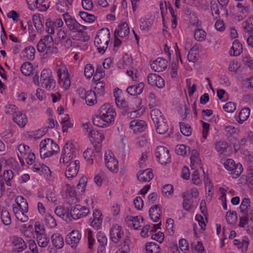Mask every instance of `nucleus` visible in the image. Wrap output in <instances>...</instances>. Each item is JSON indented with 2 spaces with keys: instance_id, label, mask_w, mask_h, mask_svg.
I'll return each mask as SVG.
<instances>
[{
  "instance_id": "1",
  "label": "nucleus",
  "mask_w": 253,
  "mask_h": 253,
  "mask_svg": "<svg viewBox=\"0 0 253 253\" xmlns=\"http://www.w3.org/2000/svg\"><path fill=\"white\" fill-rule=\"evenodd\" d=\"M66 26L69 30L73 32H78L79 35L82 36L83 39L81 40L83 42H87L89 38L87 33L84 32L86 27L79 23L77 21L72 18L67 12H65L62 14Z\"/></svg>"
},
{
  "instance_id": "2",
  "label": "nucleus",
  "mask_w": 253,
  "mask_h": 253,
  "mask_svg": "<svg viewBox=\"0 0 253 253\" xmlns=\"http://www.w3.org/2000/svg\"><path fill=\"white\" fill-rule=\"evenodd\" d=\"M110 33L108 29H102L97 33L95 40L94 44L97 47L99 53L103 54L108 46L110 42Z\"/></svg>"
},
{
  "instance_id": "3",
  "label": "nucleus",
  "mask_w": 253,
  "mask_h": 253,
  "mask_svg": "<svg viewBox=\"0 0 253 253\" xmlns=\"http://www.w3.org/2000/svg\"><path fill=\"white\" fill-rule=\"evenodd\" d=\"M99 113L105 119V122L110 125L114 122L116 116L115 110L110 104H104L102 105L99 108Z\"/></svg>"
},
{
  "instance_id": "4",
  "label": "nucleus",
  "mask_w": 253,
  "mask_h": 253,
  "mask_svg": "<svg viewBox=\"0 0 253 253\" xmlns=\"http://www.w3.org/2000/svg\"><path fill=\"white\" fill-rule=\"evenodd\" d=\"M116 103L117 106L121 109L123 110V114L130 111L131 110L136 109L135 106L140 104V100L135 99L130 102L126 101L124 99H117L116 100Z\"/></svg>"
},
{
  "instance_id": "5",
  "label": "nucleus",
  "mask_w": 253,
  "mask_h": 253,
  "mask_svg": "<svg viewBox=\"0 0 253 253\" xmlns=\"http://www.w3.org/2000/svg\"><path fill=\"white\" fill-rule=\"evenodd\" d=\"M224 165L227 170L232 171L234 178L239 177L243 171L242 165L240 163L236 165L234 161L231 159H227Z\"/></svg>"
},
{
  "instance_id": "6",
  "label": "nucleus",
  "mask_w": 253,
  "mask_h": 253,
  "mask_svg": "<svg viewBox=\"0 0 253 253\" xmlns=\"http://www.w3.org/2000/svg\"><path fill=\"white\" fill-rule=\"evenodd\" d=\"M156 156L158 161L163 165L170 162V156L169 150L165 147L158 146L155 150Z\"/></svg>"
},
{
  "instance_id": "7",
  "label": "nucleus",
  "mask_w": 253,
  "mask_h": 253,
  "mask_svg": "<svg viewBox=\"0 0 253 253\" xmlns=\"http://www.w3.org/2000/svg\"><path fill=\"white\" fill-rule=\"evenodd\" d=\"M105 164L107 168L111 171L116 172L119 169L118 162L115 158L113 153L108 151L105 154Z\"/></svg>"
},
{
  "instance_id": "8",
  "label": "nucleus",
  "mask_w": 253,
  "mask_h": 253,
  "mask_svg": "<svg viewBox=\"0 0 253 253\" xmlns=\"http://www.w3.org/2000/svg\"><path fill=\"white\" fill-rule=\"evenodd\" d=\"M81 234L78 230H73L66 237L65 242L72 248H76L80 242Z\"/></svg>"
},
{
  "instance_id": "9",
  "label": "nucleus",
  "mask_w": 253,
  "mask_h": 253,
  "mask_svg": "<svg viewBox=\"0 0 253 253\" xmlns=\"http://www.w3.org/2000/svg\"><path fill=\"white\" fill-rule=\"evenodd\" d=\"M80 168V162L78 160L71 161L66 168L65 172V176L68 179L76 176Z\"/></svg>"
},
{
  "instance_id": "10",
  "label": "nucleus",
  "mask_w": 253,
  "mask_h": 253,
  "mask_svg": "<svg viewBox=\"0 0 253 253\" xmlns=\"http://www.w3.org/2000/svg\"><path fill=\"white\" fill-rule=\"evenodd\" d=\"M124 235V231L121 226L118 225H113L110 231V239L115 243H118Z\"/></svg>"
},
{
  "instance_id": "11",
  "label": "nucleus",
  "mask_w": 253,
  "mask_h": 253,
  "mask_svg": "<svg viewBox=\"0 0 253 253\" xmlns=\"http://www.w3.org/2000/svg\"><path fill=\"white\" fill-rule=\"evenodd\" d=\"M89 212L87 208L80 205H76L72 207V217L75 219L86 216Z\"/></svg>"
},
{
  "instance_id": "12",
  "label": "nucleus",
  "mask_w": 253,
  "mask_h": 253,
  "mask_svg": "<svg viewBox=\"0 0 253 253\" xmlns=\"http://www.w3.org/2000/svg\"><path fill=\"white\" fill-rule=\"evenodd\" d=\"M148 83L152 86H156L159 88L165 86V81L160 76L154 73H150L147 76Z\"/></svg>"
},
{
  "instance_id": "13",
  "label": "nucleus",
  "mask_w": 253,
  "mask_h": 253,
  "mask_svg": "<svg viewBox=\"0 0 253 253\" xmlns=\"http://www.w3.org/2000/svg\"><path fill=\"white\" fill-rule=\"evenodd\" d=\"M146 122L140 120H133L130 122L129 124L130 128L135 133L143 131L146 129Z\"/></svg>"
},
{
  "instance_id": "14",
  "label": "nucleus",
  "mask_w": 253,
  "mask_h": 253,
  "mask_svg": "<svg viewBox=\"0 0 253 253\" xmlns=\"http://www.w3.org/2000/svg\"><path fill=\"white\" fill-rule=\"evenodd\" d=\"M57 75L59 81L64 82L65 88H68L70 86L71 82L67 69L66 68H59L57 71Z\"/></svg>"
},
{
  "instance_id": "15",
  "label": "nucleus",
  "mask_w": 253,
  "mask_h": 253,
  "mask_svg": "<svg viewBox=\"0 0 253 253\" xmlns=\"http://www.w3.org/2000/svg\"><path fill=\"white\" fill-rule=\"evenodd\" d=\"M151 67L155 72H162L167 67V61L163 58L159 57L151 64Z\"/></svg>"
},
{
  "instance_id": "16",
  "label": "nucleus",
  "mask_w": 253,
  "mask_h": 253,
  "mask_svg": "<svg viewBox=\"0 0 253 253\" xmlns=\"http://www.w3.org/2000/svg\"><path fill=\"white\" fill-rule=\"evenodd\" d=\"M11 244L14 247V250L21 252L27 248V245L21 237L13 236L11 239Z\"/></svg>"
},
{
  "instance_id": "17",
  "label": "nucleus",
  "mask_w": 253,
  "mask_h": 253,
  "mask_svg": "<svg viewBox=\"0 0 253 253\" xmlns=\"http://www.w3.org/2000/svg\"><path fill=\"white\" fill-rule=\"evenodd\" d=\"M161 211V205L160 204L153 205L149 209V216L154 222H157L160 219Z\"/></svg>"
},
{
  "instance_id": "18",
  "label": "nucleus",
  "mask_w": 253,
  "mask_h": 253,
  "mask_svg": "<svg viewBox=\"0 0 253 253\" xmlns=\"http://www.w3.org/2000/svg\"><path fill=\"white\" fill-rule=\"evenodd\" d=\"M12 120L21 127H24L28 122L26 115L21 112H15Z\"/></svg>"
},
{
  "instance_id": "19",
  "label": "nucleus",
  "mask_w": 253,
  "mask_h": 253,
  "mask_svg": "<svg viewBox=\"0 0 253 253\" xmlns=\"http://www.w3.org/2000/svg\"><path fill=\"white\" fill-rule=\"evenodd\" d=\"M73 0H58L56 3L57 10L60 12H67L69 9V6H71Z\"/></svg>"
},
{
  "instance_id": "20",
  "label": "nucleus",
  "mask_w": 253,
  "mask_h": 253,
  "mask_svg": "<svg viewBox=\"0 0 253 253\" xmlns=\"http://www.w3.org/2000/svg\"><path fill=\"white\" fill-rule=\"evenodd\" d=\"M153 176L152 170L149 169L139 171L137 174V178L141 182L149 181L153 178Z\"/></svg>"
},
{
  "instance_id": "21",
  "label": "nucleus",
  "mask_w": 253,
  "mask_h": 253,
  "mask_svg": "<svg viewBox=\"0 0 253 253\" xmlns=\"http://www.w3.org/2000/svg\"><path fill=\"white\" fill-rule=\"evenodd\" d=\"M96 238L98 242L100 244V245L98 247V252H104L105 250V247L107 244V238L106 236L103 232L99 231L96 234Z\"/></svg>"
},
{
  "instance_id": "22",
  "label": "nucleus",
  "mask_w": 253,
  "mask_h": 253,
  "mask_svg": "<svg viewBox=\"0 0 253 253\" xmlns=\"http://www.w3.org/2000/svg\"><path fill=\"white\" fill-rule=\"evenodd\" d=\"M101 215V213L98 210H95L93 213V219L91 222V225L96 230L100 229L101 226L102 222Z\"/></svg>"
},
{
  "instance_id": "23",
  "label": "nucleus",
  "mask_w": 253,
  "mask_h": 253,
  "mask_svg": "<svg viewBox=\"0 0 253 253\" xmlns=\"http://www.w3.org/2000/svg\"><path fill=\"white\" fill-rule=\"evenodd\" d=\"M129 33V29L127 23L123 22L119 26L118 29L116 30L114 33L115 36L118 35L120 38H124Z\"/></svg>"
},
{
  "instance_id": "24",
  "label": "nucleus",
  "mask_w": 253,
  "mask_h": 253,
  "mask_svg": "<svg viewBox=\"0 0 253 253\" xmlns=\"http://www.w3.org/2000/svg\"><path fill=\"white\" fill-rule=\"evenodd\" d=\"M82 98L85 99L86 104L89 106H92L97 102L95 92L91 90L86 91L85 95L82 96Z\"/></svg>"
},
{
  "instance_id": "25",
  "label": "nucleus",
  "mask_w": 253,
  "mask_h": 253,
  "mask_svg": "<svg viewBox=\"0 0 253 253\" xmlns=\"http://www.w3.org/2000/svg\"><path fill=\"white\" fill-rule=\"evenodd\" d=\"M53 245L56 249H61L64 244V239L59 233L53 234L51 237Z\"/></svg>"
},
{
  "instance_id": "26",
  "label": "nucleus",
  "mask_w": 253,
  "mask_h": 253,
  "mask_svg": "<svg viewBox=\"0 0 253 253\" xmlns=\"http://www.w3.org/2000/svg\"><path fill=\"white\" fill-rule=\"evenodd\" d=\"M242 51V44L238 40H235L233 43L232 48L229 51L230 55L231 56H237L239 55Z\"/></svg>"
},
{
  "instance_id": "27",
  "label": "nucleus",
  "mask_w": 253,
  "mask_h": 253,
  "mask_svg": "<svg viewBox=\"0 0 253 253\" xmlns=\"http://www.w3.org/2000/svg\"><path fill=\"white\" fill-rule=\"evenodd\" d=\"M88 135L92 139H91V141L93 140L98 144H100L104 139V135L95 129H91L90 132L88 133Z\"/></svg>"
},
{
  "instance_id": "28",
  "label": "nucleus",
  "mask_w": 253,
  "mask_h": 253,
  "mask_svg": "<svg viewBox=\"0 0 253 253\" xmlns=\"http://www.w3.org/2000/svg\"><path fill=\"white\" fill-rule=\"evenodd\" d=\"M151 116L154 124L159 123L160 122L166 120L165 117L160 110L157 108H155L151 111Z\"/></svg>"
},
{
  "instance_id": "29",
  "label": "nucleus",
  "mask_w": 253,
  "mask_h": 253,
  "mask_svg": "<svg viewBox=\"0 0 253 253\" xmlns=\"http://www.w3.org/2000/svg\"><path fill=\"white\" fill-rule=\"evenodd\" d=\"M37 236V241L39 246L44 248L47 246L49 239L43 232L39 234Z\"/></svg>"
},
{
  "instance_id": "30",
  "label": "nucleus",
  "mask_w": 253,
  "mask_h": 253,
  "mask_svg": "<svg viewBox=\"0 0 253 253\" xmlns=\"http://www.w3.org/2000/svg\"><path fill=\"white\" fill-rule=\"evenodd\" d=\"M75 146L70 142H67L64 145L61 154L62 156H65V154H70V156L72 154H74L75 152Z\"/></svg>"
},
{
  "instance_id": "31",
  "label": "nucleus",
  "mask_w": 253,
  "mask_h": 253,
  "mask_svg": "<svg viewBox=\"0 0 253 253\" xmlns=\"http://www.w3.org/2000/svg\"><path fill=\"white\" fill-rule=\"evenodd\" d=\"M155 124L156 127V131L160 134L165 133L169 129V126L166 120L160 122L159 123H155Z\"/></svg>"
},
{
  "instance_id": "32",
  "label": "nucleus",
  "mask_w": 253,
  "mask_h": 253,
  "mask_svg": "<svg viewBox=\"0 0 253 253\" xmlns=\"http://www.w3.org/2000/svg\"><path fill=\"white\" fill-rule=\"evenodd\" d=\"M147 253H160L161 248L159 245L154 242L147 243L146 245Z\"/></svg>"
},
{
  "instance_id": "33",
  "label": "nucleus",
  "mask_w": 253,
  "mask_h": 253,
  "mask_svg": "<svg viewBox=\"0 0 253 253\" xmlns=\"http://www.w3.org/2000/svg\"><path fill=\"white\" fill-rule=\"evenodd\" d=\"M250 114V109L249 108H244L239 114V120L237 121L242 124L244 121L247 120Z\"/></svg>"
},
{
  "instance_id": "34",
  "label": "nucleus",
  "mask_w": 253,
  "mask_h": 253,
  "mask_svg": "<svg viewBox=\"0 0 253 253\" xmlns=\"http://www.w3.org/2000/svg\"><path fill=\"white\" fill-rule=\"evenodd\" d=\"M15 201L16 203H19L20 206V210H21V211L23 212H27L28 211V202L23 197L18 196L16 197L15 199Z\"/></svg>"
},
{
  "instance_id": "35",
  "label": "nucleus",
  "mask_w": 253,
  "mask_h": 253,
  "mask_svg": "<svg viewBox=\"0 0 253 253\" xmlns=\"http://www.w3.org/2000/svg\"><path fill=\"white\" fill-rule=\"evenodd\" d=\"M92 122L94 125L100 127H105L110 125L109 123L105 122V119L99 114L94 117Z\"/></svg>"
},
{
  "instance_id": "36",
  "label": "nucleus",
  "mask_w": 253,
  "mask_h": 253,
  "mask_svg": "<svg viewBox=\"0 0 253 253\" xmlns=\"http://www.w3.org/2000/svg\"><path fill=\"white\" fill-rule=\"evenodd\" d=\"M32 20L36 30L42 32L43 29V25L40 15L34 14Z\"/></svg>"
},
{
  "instance_id": "37",
  "label": "nucleus",
  "mask_w": 253,
  "mask_h": 253,
  "mask_svg": "<svg viewBox=\"0 0 253 253\" xmlns=\"http://www.w3.org/2000/svg\"><path fill=\"white\" fill-rule=\"evenodd\" d=\"M44 223L49 228H53L57 225L56 221L53 215L49 213L45 214Z\"/></svg>"
},
{
  "instance_id": "38",
  "label": "nucleus",
  "mask_w": 253,
  "mask_h": 253,
  "mask_svg": "<svg viewBox=\"0 0 253 253\" xmlns=\"http://www.w3.org/2000/svg\"><path fill=\"white\" fill-rule=\"evenodd\" d=\"M22 73L25 76H29L31 74L33 71V65L29 62H26L23 63L21 67Z\"/></svg>"
},
{
  "instance_id": "39",
  "label": "nucleus",
  "mask_w": 253,
  "mask_h": 253,
  "mask_svg": "<svg viewBox=\"0 0 253 253\" xmlns=\"http://www.w3.org/2000/svg\"><path fill=\"white\" fill-rule=\"evenodd\" d=\"M41 84L42 87L48 90H53L56 85V82L53 77L48 80L44 81Z\"/></svg>"
},
{
  "instance_id": "40",
  "label": "nucleus",
  "mask_w": 253,
  "mask_h": 253,
  "mask_svg": "<svg viewBox=\"0 0 253 253\" xmlns=\"http://www.w3.org/2000/svg\"><path fill=\"white\" fill-rule=\"evenodd\" d=\"M175 152L179 155L185 156L187 152H190L191 150L189 147L181 144L176 146Z\"/></svg>"
},
{
  "instance_id": "41",
  "label": "nucleus",
  "mask_w": 253,
  "mask_h": 253,
  "mask_svg": "<svg viewBox=\"0 0 253 253\" xmlns=\"http://www.w3.org/2000/svg\"><path fill=\"white\" fill-rule=\"evenodd\" d=\"M1 219L3 223L5 225H9L11 223L10 214L6 210H2L1 211Z\"/></svg>"
},
{
  "instance_id": "42",
  "label": "nucleus",
  "mask_w": 253,
  "mask_h": 253,
  "mask_svg": "<svg viewBox=\"0 0 253 253\" xmlns=\"http://www.w3.org/2000/svg\"><path fill=\"white\" fill-rule=\"evenodd\" d=\"M240 209L241 211L243 213L248 212L251 209L250 199L248 198H244L242 200Z\"/></svg>"
},
{
  "instance_id": "43",
  "label": "nucleus",
  "mask_w": 253,
  "mask_h": 253,
  "mask_svg": "<svg viewBox=\"0 0 253 253\" xmlns=\"http://www.w3.org/2000/svg\"><path fill=\"white\" fill-rule=\"evenodd\" d=\"M228 145L225 141H218L215 144V149L217 152L221 154L226 152Z\"/></svg>"
},
{
  "instance_id": "44",
  "label": "nucleus",
  "mask_w": 253,
  "mask_h": 253,
  "mask_svg": "<svg viewBox=\"0 0 253 253\" xmlns=\"http://www.w3.org/2000/svg\"><path fill=\"white\" fill-rule=\"evenodd\" d=\"M197 49V47L195 46H193L190 49L187 55V59L189 62L195 63L197 61V54L196 53H194V51Z\"/></svg>"
},
{
  "instance_id": "45",
  "label": "nucleus",
  "mask_w": 253,
  "mask_h": 253,
  "mask_svg": "<svg viewBox=\"0 0 253 253\" xmlns=\"http://www.w3.org/2000/svg\"><path fill=\"white\" fill-rule=\"evenodd\" d=\"M237 219V213L235 211H229L227 212L226 219L228 224H234Z\"/></svg>"
},
{
  "instance_id": "46",
  "label": "nucleus",
  "mask_w": 253,
  "mask_h": 253,
  "mask_svg": "<svg viewBox=\"0 0 253 253\" xmlns=\"http://www.w3.org/2000/svg\"><path fill=\"white\" fill-rule=\"evenodd\" d=\"M94 153L93 150L91 149H87L84 153V159H86L87 162L90 165H92L93 163L92 157L95 155Z\"/></svg>"
},
{
  "instance_id": "47",
  "label": "nucleus",
  "mask_w": 253,
  "mask_h": 253,
  "mask_svg": "<svg viewBox=\"0 0 253 253\" xmlns=\"http://www.w3.org/2000/svg\"><path fill=\"white\" fill-rule=\"evenodd\" d=\"M28 4L29 8L32 10L38 9V5L44 3L45 0H26Z\"/></svg>"
},
{
  "instance_id": "48",
  "label": "nucleus",
  "mask_w": 253,
  "mask_h": 253,
  "mask_svg": "<svg viewBox=\"0 0 253 253\" xmlns=\"http://www.w3.org/2000/svg\"><path fill=\"white\" fill-rule=\"evenodd\" d=\"M180 131L185 136H188L191 134V128L189 125H186L184 123H180Z\"/></svg>"
},
{
  "instance_id": "49",
  "label": "nucleus",
  "mask_w": 253,
  "mask_h": 253,
  "mask_svg": "<svg viewBox=\"0 0 253 253\" xmlns=\"http://www.w3.org/2000/svg\"><path fill=\"white\" fill-rule=\"evenodd\" d=\"M206 36V32L202 29H197L195 32L194 38L198 41L202 42L204 41Z\"/></svg>"
},
{
  "instance_id": "50",
  "label": "nucleus",
  "mask_w": 253,
  "mask_h": 253,
  "mask_svg": "<svg viewBox=\"0 0 253 253\" xmlns=\"http://www.w3.org/2000/svg\"><path fill=\"white\" fill-rule=\"evenodd\" d=\"M105 85L101 82H99L96 84L94 87V92L100 96H102L104 94Z\"/></svg>"
},
{
  "instance_id": "51",
  "label": "nucleus",
  "mask_w": 253,
  "mask_h": 253,
  "mask_svg": "<svg viewBox=\"0 0 253 253\" xmlns=\"http://www.w3.org/2000/svg\"><path fill=\"white\" fill-rule=\"evenodd\" d=\"M141 22L140 29L142 30H149L153 24L152 21L149 19L141 18Z\"/></svg>"
},
{
  "instance_id": "52",
  "label": "nucleus",
  "mask_w": 253,
  "mask_h": 253,
  "mask_svg": "<svg viewBox=\"0 0 253 253\" xmlns=\"http://www.w3.org/2000/svg\"><path fill=\"white\" fill-rule=\"evenodd\" d=\"M211 11L214 19H217L219 17L218 6L215 1L213 3L211 2Z\"/></svg>"
},
{
  "instance_id": "53",
  "label": "nucleus",
  "mask_w": 253,
  "mask_h": 253,
  "mask_svg": "<svg viewBox=\"0 0 253 253\" xmlns=\"http://www.w3.org/2000/svg\"><path fill=\"white\" fill-rule=\"evenodd\" d=\"M51 77H52L51 71L49 69H43L41 75V83H42L44 81L48 80Z\"/></svg>"
},
{
  "instance_id": "54",
  "label": "nucleus",
  "mask_w": 253,
  "mask_h": 253,
  "mask_svg": "<svg viewBox=\"0 0 253 253\" xmlns=\"http://www.w3.org/2000/svg\"><path fill=\"white\" fill-rule=\"evenodd\" d=\"M24 51L28 60H32L34 58L36 50L33 46H28L25 49Z\"/></svg>"
},
{
  "instance_id": "55",
  "label": "nucleus",
  "mask_w": 253,
  "mask_h": 253,
  "mask_svg": "<svg viewBox=\"0 0 253 253\" xmlns=\"http://www.w3.org/2000/svg\"><path fill=\"white\" fill-rule=\"evenodd\" d=\"M54 23L52 21L48 18L45 23L46 31L49 34H53L55 32V27H53Z\"/></svg>"
},
{
  "instance_id": "56",
  "label": "nucleus",
  "mask_w": 253,
  "mask_h": 253,
  "mask_svg": "<svg viewBox=\"0 0 253 253\" xmlns=\"http://www.w3.org/2000/svg\"><path fill=\"white\" fill-rule=\"evenodd\" d=\"M162 191L165 196L168 197L173 192V186L171 184H166L163 186Z\"/></svg>"
},
{
  "instance_id": "57",
  "label": "nucleus",
  "mask_w": 253,
  "mask_h": 253,
  "mask_svg": "<svg viewBox=\"0 0 253 253\" xmlns=\"http://www.w3.org/2000/svg\"><path fill=\"white\" fill-rule=\"evenodd\" d=\"M94 68L93 66L90 64H87L84 68V76L88 79H90L94 73Z\"/></svg>"
},
{
  "instance_id": "58",
  "label": "nucleus",
  "mask_w": 253,
  "mask_h": 253,
  "mask_svg": "<svg viewBox=\"0 0 253 253\" xmlns=\"http://www.w3.org/2000/svg\"><path fill=\"white\" fill-rule=\"evenodd\" d=\"M223 108L225 111L232 113L236 110V104L233 102H228L223 106Z\"/></svg>"
},
{
  "instance_id": "59",
  "label": "nucleus",
  "mask_w": 253,
  "mask_h": 253,
  "mask_svg": "<svg viewBox=\"0 0 253 253\" xmlns=\"http://www.w3.org/2000/svg\"><path fill=\"white\" fill-rule=\"evenodd\" d=\"M243 27L247 33L252 35L253 32V25L252 23L249 21H245L243 23Z\"/></svg>"
},
{
  "instance_id": "60",
  "label": "nucleus",
  "mask_w": 253,
  "mask_h": 253,
  "mask_svg": "<svg viewBox=\"0 0 253 253\" xmlns=\"http://www.w3.org/2000/svg\"><path fill=\"white\" fill-rule=\"evenodd\" d=\"M40 41L43 43L47 47L50 46L51 44H53V38L52 36L49 35L42 37Z\"/></svg>"
},
{
  "instance_id": "61",
  "label": "nucleus",
  "mask_w": 253,
  "mask_h": 253,
  "mask_svg": "<svg viewBox=\"0 0 253 253\" xmlns=\"http://www.w3.org/2000/svg\"><path fill=\"white\" fill-rule=\"evenodd\" d=\"M233 244L237 246L238 249H240L242 251H247L249 243L242 242L237 239H235L233 241Z\"/></svg>"
},
{
  "instance_id": "62",
  "label": "nucleus",
  "mask_w": 253,
  "mask_h": 253,
  "mask_svg": "<svg viewBox=\"0 0 253 253\" xmlns=\"http://www.w3.org/2000/svg\"><path fill=\"white\" fill-rule=\"evenodd\" d=\"M250 218L248 217V212L243 213V215L240 218L239 226L244 227L245 225L248 224Z\"/></svg>"
},
{
  "instance_id": "63",
  "label": "nucleus",
  "mask_w": 253,
  "mask_h": 253,
  "mask_svg": "<svg viewBox=\"0 0 253 253\" xmlns=\"http://www.w3.org/2000/svg\"><path fill=\"white\" fill-rule=\"evenodd\" d=\"M87 239H88V248L91 249L93 246L95 240L93 238L92 232L90 230H87Z\"/></svg>"
},
{
  "instance_id": "64",
  "label": "nucleus",
  "mask_w": 253,
  "mask_h": 253,
  "mask_svg": "<svg viewBox=\"0 0 253 253\" xmlns=\"http://www.w3.org/2000/svg\"><path fill=\"white\" fill-rule=\"evenodd\" d=\"M151 238L152 239L156 240L160 243H161L164 241V234L163 232H159L158 233L152 235Z\"/></svg>"
}]
</instances>
